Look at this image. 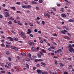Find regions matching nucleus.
Here are the masks:
<instances>
[{
	"mask_svg": "<svg viewBox=\"0 0 74 74\" xmlns=\"http://www.w3.org/2000/svg\"><path fill=\"white\" fill-rule=\"evenodd\" d=\"M64 74H69V73L65 71L64 72Z\"/></svg>",
	"mask_w": 74,
	"mask_h": 74,
	"instance_id": "nucleus-50",
	"label": "nucleus"
},
{
	"mask_svg": "<svg viewBox=\"0 0 74 74\" xmlns=\"http://www.w3.org/2000/svg\"><path fill=\"white\" fill-rule=\"evenodd\" d=\"M16 4H21V3L20 2H16Z\"/></svg>",
	"mask_w": 74,
	"mask_h": 74,
	"instance_id": "nucleus-53",
	"label": "nucleus"
},
{
	"mask_svg": "<svg viewBox=\"0 0 74 74\" xmlns=\"http://www.w3.org/2000/svg\"><path fill=\"white\" fill-rule=\"evenodd\" d=\"M31 7H32V6L29 5H27L26 6L27 8H31Z\"/></svg>",
	"mask_w": 74,
	"mask_h": 74,
	"instance_id": "nucleus-14",
	"label": "nucleus"
},
{
	"mask_svg": "<svg viewBox=\"0 0 74 74\" xmlns=\"http://www.w3.org/2000/svg\"><path fill=\"white\" fill-rule=\"evenodd\" d=\"M1 64V66H2V67H4V64L3 63Z\"/></svg>",
	"mask_w": 74,
	"mask_h": 74,
	"instance_id": "nucleus-63",
	"label": "nucleus"
},
{
	"mask_svg": "<svg viewBox=\"0 0 74 74\" xmlns=\"http://www.w3.org/2000/svg\"><path fill=\"white\" fill-rule=\"evenodd\" d=\"M37 67H41V65L39 64H37L36 65Z\"/></svg>",
	"mask_w": 74,
	"mask_h": 74,
	"instance_id": "nucleus-37",
	"label": "nucleus"
},
{
	"mask_svg": "<svg viewBox=\"0 0 74 74\" xmlns=\"http://www.w3.org/2000/svg\"><path fill=\"white\" fill-rule=\"evenodd\" d=\"M28 55L29 56V58H31V57H32V56L31 55V54H30V53H28Z\"/></svg>",
	"mask_w": 74,
	"mask_h": 74,
	"instance_id": "nucleus-45",
	"label": "nucleus"
},
{
	"mask_svg": "<svg viewBox=\"0 0 74 74\" xmlns=\"http://www.w3.org/2000/svg\"><path fill=\"white\" fill-rule=\"evenodd\" d=\"M55 64H56L57 65L58 64V62H57V61H56V60L55 61Z\"/></svg>",
	"mask_w": 74,
	"mask_h": 74,
	"instance_id": "nucleus-48",
	"label": "nucleus"
},
{
	"mask_svg": "<svg viewBox=\"0 0 74 74\" xmlns=\"http://www.w3.org/2000/svg\"><path fill=\"white\" fill-rule=\"evenodd\" d=\"M44 15L45 16H47L48 18H49L50 17H51V16L49 14H48V13H45L44 14Z\"/></svg>",
	"mask_w": 74,
	"mask_h": 74,
	"instance_id": "nucleus-4",
	"label": "nucleus"
},
{
	"mask_svg": "<svg viewBox=\"0 0 74 74\" xmlns=\"http://www.w3.org/2000/svg\"><path fill=\"white\" fill-rule=\"evenodd\" d=\"M53 42V44L54 45H57V44H56V43H55V42Z\"/></svg>",
	"mask_w": 74,
	"mask_h": 74,
	"instance_id": "nucleus-44",
	"label": "nucleus"
},
{
	"mask_svg": "<svg viewBox=\"0 0 74 74\" xmlns=\"http://www.w3.org/2000/svg\"><path fill=\"white\" fill-rule=\"evenodd\" d=\"M10 8L12 9L13 10H16V8L14 7H10Z\"/></svg>",
	"mask_w": 74,
	"mask_h": 74,
	"instance_id": "nucleus-21",
	"label": "nucleus"
},
{
	"mask_svg": "<svg viewBox=\"0 0 74 74\" xmlns=\"http://www.w3.org/2000/svg\"><path fill=\"white\" fill-rule=\"evenodd\" d=\"M28 44L30 45V46H34V42H30L29 41L28 42Z\"/></svg>",
	"mask_w": 74,
	"mask_h": 74,
	"instance_id": "nucleus-2",
	"label": "nucleus"
},
{
	"mask_svg": "<svg viewBox=\"0 0 74 74\" xmlns=\"http://www.w3.org/2000/svg\"><path fill=\"white\" fill-rule=\"evenodd\" d=\"M61 15L62 17H63V18H66V15L64 14H61Z\"/></svg>",
	"mask_w": 74,
	"mask_h": 74,
	"instance_id": "nucleus-13",
	"label": "nucleus"
},
{
	"mask_svg": "<svg viewBox=\"0 0 74 74\" xmlns=\"http://www.w3.org/2000/svg\"><path fill=\"white\" fill-rule=\"evenodd\" d=\"M73 48L72 47H71L69 49V51L71 52V53H72V51L73 50Z\"/></svg>",
	"mask_w": 74,
	"mask_h": 74,
	"instance_id": "nucleus-8",
	"label": "nucleus"
},
{
	"mask_svg": "<svg viewBox=\"0 0 74 74\" xmlns=\"http://www.w3.org/2000/svg\"><path fill=\"white\" fill-rule=\"evenodd\" d=\"M52 9L54 10V11H56V8H52Z\"/></svg>",
	"mask_w": 74,
	"mask_h": 74,
	"instance_id": "nucleus-51",
	"label": "nucleus"
},
{
	"mask_svg": "<svg viewBox=\"0 0 74 74\" xmlns=\"http://www.w3.org/2000/svg\"><path fill=\"white\" fill-rule=\"evenodd\" d=\"M18 14H22V13L20 11H18L16 12Z\"/></svg>",
	"mask_w": 74,
	"mask_h": 74,
	"instance_id": "nucleus-34",
	"label": "nucleus"
},
{
	"mask_svg": "<svg viewBox=\"0 0 74 74\" xmlns=\"http://www.w3.org/2000/svg\"><path fill=\"white\" fill-rule=\"evenodd\" d=\"M63 38L65 39H66L67 40H69L70 39V38H69V37H67L66 36H64Z\"/></svg>",
	"mask_w": 74,
	"mask_h": 74,
	"instance_id": "nucleus-7",
	"label": "nucleus"
},
{
	"mask_svg": "<svg viewBox=\"0 0 74 74\" xmlns=\"http://www.w3.org/2000/svg\"><path fill=\"white\" fill-rule=\"evenodd\" d=\"M36 10H39V8L38 7H36Z\"/></svg>",
	"mask_w": 74,
	"mask_h": 74,
	"instance_id": "nucleus-60",
	"label": "nucleus"
},
{
	"mask_svg": "<svg viewBox=\"0 0 74 74\" xmlns=\"http://www.w3.org/2000/svg\"><path fill=\"white\" fill-rule=\"evenodd\" d=\"M63 28L64 29H65L67 30H69V28H68V27H66V26L63 27Z\"/></svg>",
	"mask_w": 74,
	"mask_h": 74,
	"instance_id": "nucleus-15",
	"label": "nucleus"
},
{
	"mask_svg": "<svg viewBox=\"0 0 74 74\" xmlns=\"http://www.w3.org/2000/svg\"><path fill=\"white\" fill-rule=\"evenodd\" d=\"M31 49L32 51H36V49L34 47H32L31 48Z\"/></svg>",
	"mask_w": 74,
	"mask_h": 74,
	"instance_id": "nucleus-28",
	"label": "nucleus"
},
{
	"mask_svg": "<svg viewBox=\"0 0 74 74\" xmlns=\"http://www.w3.org/2000/svg\"><path fill=\"white\" fill-rule=\"evenodd\" d=\"M8 38L9 40H10V41H14V39H13L11 37H8Z\"/></svg>",
	"mask_w": 74,
	"mask_h": 74,
	"instance_id": "nucleus-6",
	"label": "nucleus"
},
{
	"mask_svg": "<svg viewBox=\"0 0 74 74\" xmlns=\"http://www.w3.org/2000/svg\"><path fill=\"white\" fill-rule=\"evenodd\" d=\"M26 5H23L22 6V7L23 8H26Z\"/></svg>",
	"mask_w": 74,
	"mask_h": 74,
	"instance_id": "nucleus-24",
	"label": "nucleus"
},
{
	"mask_svg": "<svg viewBox=\"0 0 74 74\" xmlns=\"http://www.w3.org/2000/svg\"><path fill=\"white\" fill-rule=\"evenodd\" d=\"M1 73H5V71H1Z\"/></svg>",
	"mask_w": 74,
	"mask_h": 74,
	"instance_id": "nucleus-41",
	"label": "nucleus"
},
{
	"mask_svg": "<svg viewBox=\"0 0 74 74\" xmlns=\"http://www.w3.org/2000/svg\"><path fill=\"white\" fill-rule=\"evenodd\" d=\"M61 33L62 34H67V33H68V32L66 30L64 29V30H62L61 31Z\"/></svg>",
	"mask_w": 74,
	"mask_h": 74,
	"instance_id": "nucleus-3",
	"label": "nucleus"
},
{
	"mask_svg": "<svg viewBox=\"0 0 74 74\" xmlns=\"http://www.w3.org/2000/svg\"><path fill=\"white\" fill-rule=\"evenodd\" d=\"M0 18H3V16L0 14Z\"/></svg>",
	"mask_w": 74,
	"mask_h": 74,
	"instance_id": "nucleus-61",
	"label": "nucleus"
},
{
	"mask_svg": "<svg viewBox=\"0 0 74 74\" xmlns=\"http://www.w3.org/2000/svg\"><path fill=\"white\" fill-rule=\"evenodd\" d=\"M50 48H51V49H55V47L54 46H52V47H50Z\"/></svg>",
	"mask_w": 74,
	"mask_h": 74,
	"instance_id": "nucleus-30",
	"label": "nucleus"
},
{
	"mask_svg": "<svg viewBox=\"0 0 74 74\" xmlns=\"http://www.w3.org/2000/svg\"><path fill=\"white\" fill-rule=\"evenodd\" d=\"M38 2L39 3H43V1L42 0H39Z\"/></svg>",
	"mask_w": 74,
	"mask_h": 74,
	"instance_id": "nucleus-25",
	"label": "nucleus"
},
{
	"mask_svg": "<svg viewBox=\"0 0 74 74\" xmlns=\"http://www.w3.org/2000/svg\"><path fill=\"white\" fill-rule=\"evenodd\" d=\"M18 25H23V24L22 23H18Z\"/></svg>",
	"mask_w": 74,
	"mask_h": 74,
	"instance_id": "nucleus-58",
	"label": "nucleus"
},
{
	"mask_svg": "<svg viewBox=\"0 0 74 74\" xmlns=\"http://www.w3.org/2000/svg\"><path fill=\"white\" fill-rule=\"evenodd\" d=\"M62 49H59L57 50V52L58 53H61L62 52Z\"/></svg>",
	"mask_w": 74,
	"mask_h": 74,
	"instance_id": "nucleus-9",
	"label": "nucleus"
},
{
	"mask_svg": "<svg viewBox=\"0 0 74 74\" xmlns=\"http://www.w3.org/2000/svg\"><path fill=\"white\" fill-rule=\"evenodd\" d=\"M1 47H5V45H4V44L3 43L1 44Z\"/></svg>",
	"mask_w": 74,
	"mask_h": 74,
	"instance_id": "nucleus-35",
	"label": "nucleus"
},
{
	"mask_svg": "<svg viewBox=\"0 0 74 74\" xmlns=\"http://www.w3.org/2000/svg\"><path fill=\"white\" fill-rule=\"evenodd\" d=\"M39 58H41V55L40 53H38L37 54Z\"/></svg>",
	"mask_w": 74,
	"mask_h": 74,
	"instance_id": "nucleus-16",
	"label": "nucleus"
},
{
	"mask_svg": "<svg viewBox=\"0 0 74 74\" xmlns=\"http://www.w3.org/2000/svg\"><path fill=\"white\" fill-rule=\"evenodd\" d=\"M8 23H9V24H10V25H12V23L11 21H9L8 22Z\"/></svg>",
	"mask_w": 74,
	"mask_h": 74,
	"instance_id": "nucleus-38",
	"label": "nucleus"
},
{
	"mask_svg": "<svg viewBox=\"0 0 74 74\" xmlns=\"http://www.w3.org/2000/svg\"><path fill=\"white\" fill-rule=\"evenodd\" d=\"M10 32H11V33H13L14 34H15V32L12 30H11Z\"/></svg>",
	"mask_w": 74,
	"mask_h": 74,
	"instance_id": "nucleus-32",
	"label": "nucleus"
},
{
	"mask_svg": "<svg viewBox=\"0 0 74 74\" xmlns=\"http://www.w3.org/2000/svg\"><path fill=\"white\" fill-rule=\"evenodd\" d=\"M6 44H11V42H6Z\"/></svg>",
	"mask_w": 74,
	"mask_h": 74,
	"instance_id": "nucleus-29",
	"label": "nucleus"
},
{
	"mask_svg": "<svg viewBox=\"0 0 74 74\" xmlns=\"http://www.w3.org/2000/svg\"><path fill=\"white\" fill-rule=\"evenodd\" d=\"M38 61V59H36L35 60V62L36 63H37Z\"/></svg>",
	"mask_w": 74,
	"mask_h": 74,
	"instance_id": "nucleus-62",
	"label": "nucleus"
},
{
	"mask_svg": "<svg viewBox=\"0 0 74 74\" xmlns=\"http://www.w3.org/2000/svg\"><path fill=\"white\" fill-rule=\"evenodd\" d=\"M68 21L69 22H74V20H73V19H70L68 20Z\"/></svg>",
	"mask_w": 74,
	"mask_h": 74,
	"instance_id": "nucleus-19",
	"label": "nucleus"
},
{
	"mask_svg": "<svg viewBox=\"0 0 74 74\" xmlns=\"http://www.w3.org/2000/svg\"><path fill=\"white\" fill-rule=\"evenodd\" d=\"M41 51L43 52V53H46V50H44V49H42L41 50Z\"/></svg>",
	"mask_w": 74,
	"mask_h": 74,
	"instance_id": "nucleus-18",
	"label": "nucleus"
},
{
	"mask_svg": "<svg viewBox=\"0 0 74 74\" xmlns=\"http://www.w3.org/2000/svg\"><path fill=\"white\" fill-rule=\"evenodd\" d=\"M4 13H5V17H8V16H9V13L8 12L4 11Z\"/></svg>",
	"mask_w": 74,
	"mask_h": 74,
	"instance_id": "nucleus-5",
	"label": "nucleus"
},
{
	"mask_svg": "<svg viewBox=\"0 0 74 74\" xmlns=\"http://www.w3.org/2000/svg\"><path fill=\"white\" fill-rule=\"evenodd\" d=\"M25 12H30V11L29 10H27L25 11Z\"/></svg>",
	"mask_w": 74,
	"mask_h": 74,
	"instance_id": "nucleus-54",
	"label": "nucleus"
},
{
	"mask_svg": "<svg viewBox=\"0 0 74 74\" xmlns=\"http://www.w3.org/2000/svg\"><path fill=\"white\" fill-rule=\"evenodd\" d=\"M23 3L25 4H27V2L26 1H24Z\"/></svg>",
	"mask_w": 74,
	"mask_h": 74,
	"instance_id": "nucleus-43",
	"label": "nucleus"
},
{
	"mask_svg": "<svg viewBox=\"0 0 74 74\" xmlns=\"http://www.w3.org/2000/svg\"><path fill=\"white\" fill-rule=\"evenodd\" d=\"M42 24L43 25H45V22L44 21H42Z\"/></svg>",
	"mask_w": 74,
	"mask_h": 74,
	"instance_id": "nucleus-40",
	"label": "nucleus"
},
{
	"mask_svg": "<svg viewBox=\"0 0 74 74\" xmlns=\"http://www.w3.org/2000/svg\"><path fill=\"white\" fill-rule=\"evenodd\" d=\"M10 19H11V20H12V21L14 20V18L12 17H11V18H10Z\"/></svg>",
	"mask_w": 74,
	"mask_h": 74,
	"instance_id": "nucleus-56",
	"label": "nucleus"
},
{
	"mask_svg": "<svg viewBox=\"0 0 74 74\" xmlns=\"http://www.w3.org/2000/svg\"><path fill=\"white\" fill-rule=\"evenodd\" d=\"M8 60H9V61H11V58H8Z\"/></svg>",
	"mask_w": 74,
	"mask_h": 74,
	"instance_id": "nucleus-64",
	"label": "nucleus"
},
{
	"mask_svg": "<svg viewBox=\"0 0 74 74\" xmlns=\"http://www.w3.org/2000/svg\"><path fill=\"white\" fill-rule=\"evenodd\" d=\"M21 55L22 56H26V53H21Z\"/></svg>",
	"mask_w": 74,
	"mask_h": 74,
	"instance_id": "nucleus-11",
	"label": "nucleus"
},
{
	"mask_svg": "<svg viewBox=\"0 0 74 74\" xmlns=\"http://www.w3.org/2000/svg\"><path fill=\"white\" fill-rule=\"evenodd\" d=\"M34 32L35 33H37V32H38V31L37 30V29H35L34 30Z\"/></svg>",
	"mask_w": 74,
	"mask_h": 74,
	"instance_id": "nucleus-42",
	"label": "nucleus"
},
{
	"mask_svg": "<svg viewBox=\"0 0 74 74\" xmlns=\"http://www.w3.org/2000/svg\"><path fill=\"white\" fill-rule=\"evenodd\" d=\"M6 53L7 55H8L9 54H10V51H7L6 52Z\"/></svg>",
	"mask_w": 74,
	"mask_h": 74,
	"instance_id": "nucleus-27",
	"label": "nucleus"
},
{
	"mask_svg": "<svg viewBox=\"0 0 74 74\" xmlns=\"http://www.w3.org/2000/svg\"><path fill=\"white\" fill-rule=\"evenodd\" d=\"M4 66L5 67H6L7 68H10L9 66H8V65H5Z\"/></svg>",
	"mask_w": 74,
	"mask_h": 74,
	"instance_id": "nucleus-49",
	"label": "nucleus"
},
{
	"mask_svg": "<svg viewBox=\"0 0 74 74\" xmlns=\"http://www.w3.org/2000/svg\"><path fill=\"white\" fill-rule=\"evenodd\" d=\"M59 64L61 67H63V64L62 63H60Z\"/></svg>",
	"mask_w": 74,
	"mask_h": 74,
	"instance_id": "nucleus-31",
	"label": "nucleus"
},
{
	"mask_svg": "<svg viewBox=\"0 0 74 74\" xmlns=\"http://www.w3.org/2000/svg\"><path fill=\"white\" fill-rule=\"evenodd\" d=\"M56 5H57L58 7H60V4L59 3H57Z\"/></svg>",
	"mask_w": 74,
	"mask_h": 74,
	"instance_id": "nucleus-46",
	"label": "nucleus"
},
{
	"mask_svg": "<svg viewBox=\"0 0 74 74\" xmlns=\"http://www.w3.org/2000/svg\"><path fill=\"white\" fill-rule=\"evenodd\" d=\"M53 36H55L56 37H57V36H58V35H57V34L56 33L53 34Z\"/></svg>",
	"mask_w": 74,
	"mask_h": 74,
	"instance_id": "nucleus-39",
	"label": "nucleus"
},
{
	"mask_svg": "<svg viewBox=\"0 0 74 74\" xmlns=\"http://www.w3.org/2000/svg\"><path fill=\"white\" fill-rule=\"evenodd\" d=\"M19 34L21 36L22 38H26V35L23 31L19 32Z\"/></svg>",
	"mask_w": 74,
	"mask_h": 74,
	"instance_id": "nucleus-1",
	"label": "nucleus"
},
{
	"mask_svg": "<svg viewBox=\"0 0 74 74\" xmlns=\"http://www.w3.org/2000/svg\"><path fill=\"white\" fill-rule=\"evenodd\" d=\"M29 36L31 37H33V35L32 34H29Z\"/></svg>",
	"mask_w": 74,
	"mask_h": 74,
	"instance_id": "nucleus-55",
	"label": "nucleus"
},
{
	"mask_svg": "<svg viewBox=\"0 0 74 74\" xmlns=\"http://www.w3.org/2000/svg\"><path fill=\"white\" fill-rule=\"evenodd\" d=\"M38 60L39 62H42V61H43V60L42 59H38Z\"/></svg>",
	"mask_w": 74,
	"mask_h": 74,
	"instance_id": "nucleus-26",
	"label": "nucleus"
},
{
	"mask_svg": "<svg viewBox=\"0 0 74 74\" xmlns=\"http://www.w3.org/2000/svg\"><path fill=\"white\" fill-rule=\"evenodd\" d=\"M41 64H42V65H43V66H46V64H45L43 62H41Z\"/></svg>",
	"mask_w": 74,
	"mask_h": 74,
	"instance_id": "nucleus-22",
	"label": "nucleus"
},
{
	"mask_svg": "<svg viewBox=\"0 0 74 74\" xmlns=\"http://www.w3.org/2000/svg\"><path fill=\"white\" fill-rule=\"evenodd\" d=\"M14 23H17L16 20H14Z\"/></svg>",
	"mask_w": 74,
	"mask_h": 74,
	"instance_id": "nucleus-59",
	"label": "nucleus"
},
{
	"mask_svg": "<svg viewBox=\"0 0 74 74\" xmlns=\"http://www.w3.org/2000/svg\"><path fill=\"white\" fill-rule=\"evenodd\" d=\"M37 72L38 73V74H41V71H40V70L37 69Z\"/></svg>",
	"mask_w": 74,
	"mask_h": 74,
	"instance_id": "nucleus-12",
	"label": "nucleus"
},
{
	"mask_svg": "<svg viewBox=\"0 0 74 74\" xmlns=\"http://www.w3.org/2000/svg\"><path fill=\"white\" fill-rule=\"evenodd\" d=\"M27 34H30L31 33V32H32V31H31V30L30 29H27Z\"/></svg>",
	"mask_w": 74,
	"mask_h": 74,
	"instance_id": "nucleus-10",
	"label": "nucleus"
},
{
	"mask_svg": "<svg viewBox=\"0 0 74 74\" xmlns=\"http://www.w3.org/2000/svg\"><path fill=\"white\" fill-rule=\"evenodd\" d=\"M26 61L27 62H30V59H28V60H26Z\"/></svg>",
	"mask_w": 74,
	"mask_h": 74,
	"instance_id": "nucleus-52",
	"label": "nucleus"
},
{
	"mask_svg": "<svg viewBox=\"0 0 74 74\" xmlns=\"http://www.w3.org/2000/svg\"><path fill=\"white\" fill-rule=\"evenodd\" d=\"M64 1H65L67 3H69V1H68V0H63Z\"/></svg>",
	"mask_w": 74,
	"mask_h": 74,
	"instance_id": "nucleus-57",
	"label": "nucleus"
},
{
	"mask_svg": "<svg viewBox=\"0 0 74 74\" xmlns=\"http://www.w3.org/2000/svg\"><path fill=\"white\" fill-rule=\"evenodd\" d=\"M15 47L14 46H11L10 48L11 49H14L15 48Z\"/></svg>",
	"mask_w": 74,
	"mask_h": 74,
	"instance_id": "nucleus-36",
	"label": "nucleus"
},
{
	"mask_svg": "<svg viewBox=\"0 0 74 74\" xmlns=\"http://www.w3.org/2000/svg\"><path fill=\"white\" fill-rule=\"evenodd\" d=\"M14 41H18V38H15L14 39Z\"/></svg>",
	"mask_w": 74,
	"mask_h": 74,
	"instance_id": "nucleus-47",
	"label": "nucleus"
},
{
	"mask_svg": "<svg viewBox=\"0 0 74 74\" xmlns=\"http://www.w3.org/2000/svg\"><path fill=\"white\" fill-rule=\"evenodd\" d=\"M14 49L15 51H16L17 52L18 51V48H17L16 47H15Z\"/></svg>",
	"mask_w": 74,
	"mask_h": 74,
	"instance_id": "nucleus-23",
	"label": "nucleus"
},
{
	"mask_svg": "<svg viewBox=\"0 0 74 74\" xmlns=\"http://www.w3.org/2000/svg\"><path fill=\"white\" fill-rule=\"evenodd\" d=\"M31 3L32 4H37V2L35 1H31Z\"/></svg>",
	"mask_w": 74,
	"mask_h": 74,
	"instance_id": "nucleus-17",
	"label": "nucleus"
},
{
	"mask_svg": "<svg viewBox=\"0 0 74 74\" xmlns=\"http://www.w3.org/2000/svg\"><path fill=\"white\" fill-rule=\"evenodd\" d=\"M26 66L27 68V69H29V64H26Z\"/></svg>",
	"mask_w": 74,
	"mask_h": 74,
	"instance_id": "nucleus-20",
	"label": "nucleus"
},
{
	"mask_svg": "<svg viewBox=\"0 0 74 74\" xmlns=\"http://www.w3.org/2000/svg\"><path fill=\"white\" fill-rule=\"evenodd\" d=\"M32 58L33 59H36V58H37V56H32Z\"/></svg>",
	"mask_w": 74,
	"mask_h": 74,
	"instance_id": "nucleus-33",
	"label": "nucleus"
}]
</instances>
